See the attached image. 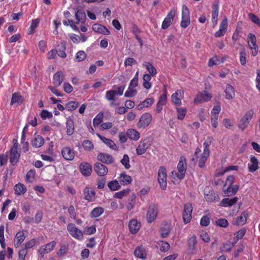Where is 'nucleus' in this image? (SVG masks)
<instances>
[{"instance_id": "nucleus-1", "label": "nucleus", "mask_w": 260, "mask_h": 260, "mask_svg": "<svg viewBox=\"0 0 260 260\" xmlns=\"http://www.w3.org/2000/svg\"><path fill=\"white\" fill-rule=\"evenodd\" d=\"M20 157V150L17 140H13V145L10 150V162L11 165L15 166Z\"/></svg>"}, {"instance_id": "nucleus-2", "label": "nucleus", "mask_w": 260, "mask_h": 260, "mask_svg": "<svg viewBox=\"0 0 260 260\" xmlns=\"http://www.w3.org/2000/svg\"><path fill=\"white\" fill-rule=\"evenodd\" d=\"M177 168L178 172L173 171L171 172V174L172 175L176 176L180 180L183 179L185 177L187 170V163L184 156H181L180 157Z\"/></svg>"}, {"instance_id": "nucleus-3", "label": "nucleus", "mask_w": 260, "mask_h": 260, "mask_svg": "<svg viewBox=\"0 0 260 260\" xmlns=\"http://www.w3.org/2000/svg\"><path fill=\"white\" fill-rule=\"evenodd\" d=\"M253 110L250 109L247 111L241 118L238 124V127L242 132H243L247 127L250 121L253 118Z\"/></svg>"}, {"instance_id": "nucleus-4", "label": "nucleus", "mask_w": 260, "mask_h": 260, "mask_svg": "<svg viewBox=\"0 0 260 260\" xmlns=\"http://www.w3.org/2000/svg\"><path fill=\"white\" fill-rule=\"evenodd\" d=\"M167 174L166 168L160 167L158 170L157 180L161 189L166 190L167 185Z\"/></svg>"}, {"instance_id": "nucleus-5", "label": "nucleus", "mask_w": 260, "mask_h": 260, "mask_svg": "<svg viewBox=\"0 0 260 260\" xmlns=\"http://www.w3.org/2000/svg\"><path fill=\"white\" fill-rule=\"evenodd\" d=\"M190 23V13L186 6L183 5L182 7L181 20L180 22V26L182 28H185L189 25Z\"/></svg>"}, {"instance_id": "nucleus-6", "label": "nucleus", "mask_w": 260, "mask_h": 260, "mask_svg": "<svg viewBox=\"0 0 260 260\" xmlns=\"http://www.w3.org/2000/svg\"><path fill=\"white\" fill-rule=\"evenodd\" d=\"M192 210L193 207L191 203H188L184 205L182 218L183 222L185 224H187L190 222L192 219Z\"/></svg>"}, {"instance_id": "nucleus-7", "label": "nucleus", "mask_w": 260, "mask_h": 260, "mask_svg": "<svg viewBox=\"0 0 260 260\" xmlns=\"http://www.w3.org/2000/svg\"><path fill=\"white\" fill-rule=\"evenodd\" d=\"M67 230L74 238L78 240H81L83 239V235L82 231L77 228L74 223H69L67 225Z\"/></svg>"}, {"instance_id": "nucleus-8", "label": "nucleus", "mask_w": 260, "mask_h": 260, "mask_svg": "<svg viewBox=\"0 0 260 260\" xmlns=\"http://www.w3.org/2000/svg\"><path fill=\"white\" fill-rule=\"evenodd\" d=\"M151 141L150 139L147 138L144 139H142L140 143L136 148V154L138 155H141L145 153L147 150L151 146Z\"/></svg>"}, {"instance_id": "nucleus-9", "label": "nucleus", "mask_w": 260, "mask_h": 260, "mask_svg": "<svg viewBox=\"0 0 260 260\" xmlns=\"http://www.w3.org/2000/svg\"><path fill=\"white\" fill-rule=\"evenodd\" d=\"M176 13V10L175 8H172L170 10L162 22L161 27L162 29H167L172 24Z\"/></svg>"}, {"instance_id": "nucleus-10", "label": "nucleus", "mask_w": 260, "mask_h": 260, "mask_svg": "<svg viewBox=\"0 0 260 260\" xmlns=\"http://www.w3.org/2000/svg\"><path fill=\"white\" fill-rule=\"evenodd\" d=\"M152 119V117L150 113L146 112L142 114L137 124V126L139 128H145L149 126Z\"/></svg>"}, {"instance_id": "nucleus-11", "label": "nucleus", "mask_w": 260, "mask_h": 260, "mask_svg": "<svg viewBox=\"0 0 260 260\" xmlns=\"http://www.w3.org/2000/svg\"><path fill=\"white\" fill-rule=\"evenodd\" d=\"M158 212V209L157 205L151 204L149 205L146 215V218L148 222H152L156 218Z\"/></svg>"}, {"instance_id": "nucleus-12", "label": "nucleus", "mask_w": 260, "mask_h": 260, "mask_svg": "<svg viewBox=\"0 0 260 260\" xmlns=\"http://www.w3.org/2000/svg\"><path fill=\"white\" fill-rule=\"evenodd\" d=\"M212 97V95L211 93H209L206 90H204V91L200 92L197 94L194 99L193 102L195 104L206 102L210 101Z\"/></svg>"}, {"instance_id": "nucleus-13", "label": "nucleus", "mask_w": 260, "mask_h": 260, "mask_svg": "<svg viewBox=\"0 0 260 260\" xmlns=\"http://www.w3.org/2000/svg\"><path fill=\"white\" fill-rule=\"evenodd\" d=\"M184 96L183 90H177L171 96L172 102L176 105L180 106L182 104L181 100Z\"/></svg>"}, {"instance_id": "nucleus-14", "label": "nucleus", "mask_w": 260, "mask_h": 260, "mask_svg": "<svg viewBox=\"0 0 260 260\" xmlns=\"http://www.w3.org/2000/svg\"><path fill=\"white\" fill-rule=\"evenodd\" d=\"M84 199L88 202H92L96 199L95 192L94 189L90 187H86L83 190Z\"/></svg>"}, {"instance_id": "nucleus-15", "label": "nucleus", "mask_w": 260, "mask_h": 260, "mask_svg": "<svg viewBox=\"0 0 260 260\" xmlns=\"http://www.w3.org/2000/svg\"><path fill=\"white\" fill-rule=\"evenodd\" d=\"M94 170L100 176H104L107 174L108 169L107 167L101 162H95L94 165Z\"/></svg>"}, {"instance_id": "nucleus-16", "label": "nucleus", "mask_w": 260, "mask_h": 260, "mask_svg": "<svg viewBox=\"0 0 260 260\" xmlns=\"http://www.w3.org/2000/svg\"><path fill=\"white\" fill-rule=\"evenodd\" d=\"M141 227V223L136 219H132L128 223V229L130 233L135 234L138 232Z\"/></svg>"}, {"instance_id": "nucleus-17", "label": "nucleus", "mask_w": 260, "mask_h": 260, "mask_svg": "<svg viewBox=\"0 0 260 260\" xmlns=\"http://www.w3.org/2000/svg\"><path fill=\"white\" fill-rule=\"evenodd\" d=\"M61 154L63 158L67 160H72L75 157L74 151L69 147H63L61 150Z\"/></svg>"}, {"instance_id": "nucleus-18", "label": "nucleus", "mask_w": 260, "mask_h": 260, "mask_svg": "<svg viewBox=\"0 0 260 260\" xmlns=\"http://www.w3.org/2000/svg\"><path fill=\"white\" fill-rule=\"evenodd\" d=\"M80 172L84 176H89L92 173V167L88 162H82L79 166Z\"/></svg>"}, {"instance_id": "nucleus-19", "label": "nucleus", "mask_w": 260, "mask_h": 260, "mask_svg": "<svg viewBox=\"0 0 260 260\" xmlns=\"http://www.w3.org/2000/svg\"><path fill=\"white\" fill-rule=\"evenodd\" d=\"M97 158L99 161L106 164H111L114 161L113 156L105 153H100L98 155Z\"/></svg>"}, {"instance_id": "nucleus-20", "label": "nucleus", "mask_w": 260, "mask_h": 260, "mask_svg": "<svg viewBox=\"0 0 260 260\" xmlns=\"http://www.w3.org/2000/svg\"><path fill=\"white\" fill-rule=\"evenodd\" d=\"M248 216V211L247 210L244 211L239 216L236 218L234 224L235 225H244L246 223Z\"/></svg>"}, {"instance_id": "nucleus-21", "label": "nucleus", "mask_w": 260, "mask_h": 260, "mask_svg": "<svg viewBox=\"0 0 260 260\" xmlns=\"http://www.w3.org/2000/svg\"><path fill=\"white\" fill-rule=\"evenodd\" d=\"M238 198L235 197L232 199L224 198L219 203V206L223 207H230L234 205L238 201Z\"/></svg>"}, {"instance_id": "nucleus-22", "label": "nucleus", "mask_w": 260, "mask_h": 260, "mask_svg": "<svg viewBox=\"0 0 260 260\" xmlns=\"http://www.w3.org/2000/svg\"><path fill=\"white\" fill-rule=\"evenodd\" d=\"M239 188L238 185H227L226 187H223V191L226 196H232L237 193Z\"/></svg>"}, {"instance_id": "nucleus-23", "label": "nucleus", "mask_w": 260, "mask_h": 260, "mask_svg": "<svg viewBox=\"0 0 260 260\" xmlns=\"http://www.w3.org/2000/svg\"><path fill=\"white\" fill-rule=\"evenodd\" d=\"M134 253L135 256L143 260L147 258V252L145 248L143 246L137 247L134 252Z\"/></svg>"}, {"instance_id": "nucleus-24", "label": "nucleus", "mask_w": 260, "mask_h": 260, "mask_svg": "<svg viewBox=\"0 0 260 260\" xmlns=\"http://www.w3.org/2000/svg\"><path fill=\"white\" fill-rule=\"evenodd\" d=\"M64 79V75L62 71H58L53 77V84L55 87L59 86Z\"/></svg>"}, {"instance_id": "nucleus-25", "label": "nucleus", "mask_w": 260, "mask_h": 260, "mask_svg": "<svg viewBox=\"0 0 260 260\" xmlns=\"http://www.w3.org/2000/svg\"><path fill=\"white\" fill-rule=\"evenodd\" d=\"M96 135L100 139V140L108 147L113 150H117L118 148L116 145L111 139L102 136L99 133H96Z\"/></svg>"}, {"instance_id": "nucleus-26", "label": "nucleus", "mask_w": 260, "mask_h": 260, "mask_svg": "<svg viewBox=\"0 0 260 260\" xmlns=\"http://www.w3.org/2000/svg\"><path fill=\"white\" fill-rule=\"evenodd\" d=\"M172 230V226L170 223L164 222L162 223L160 228V234L162 238H167L168 237Z\"/></svg>"}, {"instance_id": "nucleus-27", "label": "nucleus", "mask_w": 260, "mask_h": 260, "mask_svg": "<svg viewBox=\"0 0 260 260\" xmlns=\"http://www.w3.org/2000/svg\"><path fill=\"white\" fill-rule=\"evenodd\" d=\"M248 168L249 171L251 173L258 169V161L255 156H250V162L248 164Z\"/></svg>"}, {"instance_id": "nucleus-28", "label": "nucleus", "mask_w": 260, "mask_h": 260, "mask_svg": "<svg viewBox=\"0 0 260 260\" xmlns=\"http://www.w3.org/2000/svg\"><path fill=\"white\" fill-rule=\"evenodd\" d=\"M118 181L120 184L122 185H127L132 183V177L125 173H121L120 174L119 176L118 177Z\"/></svg>"}, {"instance_id": "nucleus-29", "label": "nucleus", "mask_w": 260, "mask_h": 260, "mask_svg": "<svg viewBox=\"0 0 260 260\" xmlns=\"http://www.w3.org/2000/svg\"><path fill=\"white\" fill-rule=\"evenodd\" d=\"M23 97L21 95L20 92H14L12 94L10 104L11 105L16 104L19 106L23 102Z\"/></svg>"}, {"instance_id": "nucleus-30", "label": "nucleus", "mask_w": 260, "mask_h": 260, "mask_svg": "<svg viewBox=\"0 0 260 260\" xmlns=\"http://www.w3.org/2000/svg\"><path fill=\"white\" fill-rule=\"evenodd\" d=\"M92 29L98 33L102 34L104 35H108L110 34L109 30L105 26L96 23L92 25Z\"/></svg>"}, {"instance_id": "nucleus-31", "label": "nucleus", "mask_w": 260, "mask_h": 260, "mask_svg": "<svg viewBox=\"0 0 260 260\" xmlns=\"http://www.w3.org/2000/svg\"><path fill=\"white\" fill-rule=\"evenodd\" d=\"M66 124L67 128V134L68 136L72 135L75 131V124L73 119L70 117L68 118Z\"/></svg>"}, {"instance_id": "nucleus-32", "label": "nucleus", "mask_w": 260, "mask_h": 260, "mask_svg": "<svg viewBox=\"0 0 260 260\" xmlns=\"http://www.w3.org/2000/svg\"><path fill=\"white\" fill-rule=\"evenodd\" d=\"M219 13V5L218 4H214L212 6V21L213 25L215 26L217 24L218 16Z\"/></svg>"}, {"instance_id": "nucleus-33", "label": "nucleus", "mask_w": 260, "mask_h": 260, "mask_svg": "<svg viewBox=\"0 0 260 260\" xmlns=\"http://www.w3.org/2000/svg\"><path fill=\"white\" fill-rule=\"evenodd\" d=\"M25 236L23 231H19L15 235L14 241V244L16 247H18L24 241Z\"/></svg>"}, {"instance_id": "nucleus-34", "label": "nucleus", "mask_w": 260, "mask_h": 260, "mask_svg": "<svg viewBox=\"0 0 260 260\" xmlns=\"http://www.w3.org/2000/svg\"><path fill=\"white\" fill-rule=\"evenodd\" d=\"M127 137L133 141H137L140 139V134L138 131L134 128H129L126 131Z\"/></svg>"}, {"instance_id": "nucleus-35", "label": "nucleus", "mask_w": 260, "mask_h": 260, "mask_svg": "<svg viewBox=\"0 0 260 260\" xmlns=\"http://www.w3.org/2000/svg\"><path fill=\"white\" fill-rule=\"evenodd\" d=\"M225 97L226 99H233L235 95V89L231 84H228L224 90Z\"/></svg>"}, {"instance_id": "nucleus-36", "label": "nucleus", "mask_w": 260, "mask_h": 260, "mask_svg": "<svg viewBox=\"0 0 260 260\" xmlns=\"http://www.w3.org/2000/svg\"><path fill=\"white\" fill-rule=\"evenodd\" d=\"M154 102L153 98H147L144 101L137 105L136 109L141 110L144 108H148L151 106Z\"/></svg>"}, {"instance_id": "nucleus-37", "label": "nucleus", "mask_w": 260, "mask_h": 260, "mask_svg": "<svg viewBox=\"0 0 260 260\" xmlns=\"http://www.w3.org/2000/svg\"><path fill=\"white\" fill-rule=\"evenodd\" d=\"M14 190L15 194L23 195L26 192L27 189L23 184L21 183H18L14 186Z\"/></svg>"}, {"instance_id": "nucleus-38", "label": "nucleus", "mask_w": 260, "mask_h": 260, "mask_svg": "<svg viewBox=\"0 0 260 260\" xmlns=\"http://www.w3.org/2000/svg\"><path fill=\"white\" fill-rule=\"evenodd\" d=\"M143 66L145 67L152 77H154L157 72L156 68L152 64V63L148 61H145L143 64Z\"/></svg>"}, {"instance_id": "nucleus-39", "label": "nucleus", "mask_w": 260, "mask_h": 260, "mask_svg": "<svg viewBox=\"0 0 260 260\" xmlns=\"http://www.w3.org/2000/svg\"><path fill=\"white\" fill-rule=\"evenodd\" d=\"M205 198L208 202H218L220 200L219 196L214 192H209L205 194Z\"/></svg>"}, {"instance_id": "nucleus-40", "label": "nucleus", "mask_w": 260, "mask_h": 260, "mask_svg": "<svg viewBox=\"0 0 260 260\" xmlns=\"http://www.w3.org/2000/svg\"><path fill=\"white\" fill-rule=\"evenodd\" d=\"M208 157V156L201 153L200 156H198V157H196V160L193 163L195 164L198 162L199 167L201 168H203L205 167Z\"/></svg>"}, {"instance_id": "nucleus-41", "label": "nucleus", "mask_w": 260, "mask_h": 260, "mask_svg": "<svg viewBox=\"0 0 260 260\" xmlns=\"http://www.w3.org/2000/svg\"><path fill=\"white\" fill-rule=\"evenodd\" d=\"M44 144V140L43 138L40 135L36 136L32 141V146L37 148L41 147Z\"/></svg>"}, {"instance_id": "nucleus-42", "label": "nucleus", "mask_w": 260, "mask_h": 260, "mask_svg": "<svg viewBox=\"0 0 260 260\" xmlns=\"http://www.w3.org/2000/svg\"><path fill=\"white\" fill-rule=\"evenodd\" d=\"M66 49V46L64 43L61 42L58 45L57 53L62 58H65L67 57V54L65 52Z\"/></svg>"}, {"instance_id": "nucleus-43", "label": "nucleus", "mask_w": 260, "mask_h": 260, "mask_svg": "<svg viewBox=\"0 0 260 260\" xmlns=\"http://www.w3.org/2000/svg\"><path fill=\"white\" fill-rule=\"evenodd\" d=\"M75 17L77 20L76 23L79 22L83 23L85 21L86 15L82 10H78L75 13Z\"/></svg>"}, {"instance_id": "nucleus-44", "label": "nucleus", "mask_w": 260, "mask_h": 260, "mask_svg": "<svg viewBox=\"0 0 260 260\" xmlns=\"http://www.w3.org/2000/svg\"><path fill=\"white\" fill-rule=\"evenodd\" d=\"M108 187L111 191H116L118 190L121 186L119 182L117 180H114L108 182Z\"/></svg>"}, {"instance_id": "nucleus-45", "label": "nucleus", "mask_w": 260, "mask_h": 260, "mask_svg": "<svg viewBox=\"0 0 260 260\" xmlns=\"http://www.w3.org/2000/svg\"><path fill=\"white\" fill-rule=\"evenodd\" d=\"M104 211L103 207H98L94 208L90 212V217L92 218H96L102 215Z\"/></svg>"}, {"instance_id": "nucleus-46", "label": "nucleus", "mask_w": 260, "mask_h": 260, "mask_svg": "<svg viewBox=\"0 0 260 260\" xmlns=\"http://www.w3.org/2000/svg\"><path fill=\"white\" fill-rule=\"evenodd\" d=\"M82 145L84 149L87 151H90L94 148V145L92 142L89 140L83 141Z\"/></svg>"}, {"instance_id": "nucleus-47", "label": "nucleus", "mask_w": 260, "mask_h": 260, "mask_svg": "<svg viewBox=\"0 0 260 260\" xmlns=\"http://www.w3.org/2000/svg\"><path fill=\"white\" fill-rule=\"evenodd\" d=\"M40 20L39 19H35L31 21L30 26L28 30V34L31 35L34 33L36 28L38 27Z\"/></svg>"}, {"instance_id": "nucleus-48", "label": "nucleus", "mask_w": 260, "mask_h": 260, "mask_svg": "<svg viewBox=\"0 0 260 260\" xmlns=\"http://www.w3.org/2000/svg\"><path fill=\"white\" fill-rule=\"evenodd\" d=\"M103 118L104 113L102 112L99 113L93 120L94 127L98 126L102 122Z\"/></svg>"}, {"instance_id": "nucleus-49", "label": "nucleus", "mask_w": 260, "mask_h": 260, "mask_svg": "<svg viewBox=\"0 0 260 260\" xmlns=\"http://www.w3.org/2000/svg\"><path fill=\"white\" fill-rule=\"evenodd\" d=\"M177 119L182 120L186 114L187 110L185 108H176Z\"/></svg>"}, {"instance_id": "nucleus-50", "label": "nucleus", "mask_w": 260, "mask_h": 260, "mask_svg": "<svg viewBox=\"0 0 260 260\" xmlns=\"http://www.w3.org/2000/svg\"><path fill=\"white\" fill-rule=\"evenodd\" d=\"M35 174H36V173H35V171L34 170L31 169V170H29L26 174V176H25L26 182H28V183H32L35 179Z\"/></svg>"}, {"instance_id": "nucleus-51", "label": "nucleus", "mask_w": 260, "mask_h": 260, "mask_svg": "<svg viewBox=\"0 0 260 260\" xmlns=\"http://www.w3.org/2000/svg\"><path fill=\"white\" fill-rule=\"evenodd\" d=\"M79 106V103L76 101H70L66 104V109L69 111H73Z\"/></svg>"}, {"instance_id": "nucleus-52", "label": "nucleus", "mask_w": 260, "mask_h": 260, "mask_svg": "<svg viewBox=\"0 0 260 260\" xmlns=\"http://www.w3.org/2000/svg\"><path fill=\"white\" fill-rule=\"evenodd\" d=\"M136 196L133 194L128 199V202L126 206L128 210H131L135 207L136 205Z\"/></svg>"}, {"instance_id": "nucleus-53", "label": "nucleus", "mask_w": 260, "mask_h": 260, "mask_svg": "<svg viewBox=\"0 0 260 260\" xmlns=\"http://www.w3.org/2000/svg\"><path fill=\"white\" fill-rule=\"evenodd\" d=\"M116 92L114 90H109L106 92L105 98L109 101H113L116 96Z\"/></svg>"}, {"instance_id": "nucleus-54", "label": "nucleus", "mask_w": 260, "mask_h": 260, "mask_svg": "<svg viewBox=\"0 0 260 260\" xmlns=\"http://www.w3.org/2000/svg\"><path fill=\"white\" fill-rule=\"evenodd\" d=\"M246 52L245 48H242L240 52V61L242 66H245L246 63Z\"/></svg>"}, {"instance_id": "nucleus-55", "label": "nucleus", "mask_w": 260, "mask_h": 260, "mask_svg": "<svg viewBox=\"0 0 260 260\" xmlns=\"http://www.w3.org/2000/svg\"><path fill=\"white\" fill-rule=\"evenodd\" d=\"M120 162L124 167L125 169H128L130 168L129 158L127 154H125L123 156V158L120 160Z\"/></svg>"}, {"instance_id": "nucleus-56", "label": "nucleus", "mask_w": 260, "mask_h": 260, "mask_svg": "<svg viewBox=\"0 0 260 260\" xmlns=\"http://www.w3.org/2000/svg\"><path fill=\"white\" fill-rule=\"evenodd\" d=\"M129 189L126 188L115 193L114 197L117 199H122L123 197L127 196L129 192Z\"/></svg>"}, {"instance_id": "nucleus-57", "label": "nucleus", "mask_w": 260, "mask_h": 260, "mask_svg": "<svg viewBox=\"0 0 260 260\" xmlns=\"http://www.w3.org/2000/svg\"><path fill=\"white\" fill-rule=\"evenodd\" d=\"M69 247L68 245L63 244L61 245L60 249L57 252L56 254L58 256H62L64 255L68 251Z\"/></svg>"}, {"instance_id": "nucleus-58", "label": "nucleus", "mask_w": 260, "mask_h": 260, "mask_svg": "<svg viewBox=\"0 0 260 260\" xmlns=\"http://www.w3.org/2000/svg\"><path fill=\"white\" fill-rule=\"evenodd\" d=\"M215 224L220 227L226 228L229 225V222L225 218H220L215 221Z\"/></svg>"}, {"instance_id": "nucleus-59", "label": "nucleus", "mask_w": 260, "mask_h": 260, "mask_svg": "<svg viewBox=\"0 0 260 260\" xmlns=\"http://www.w3.org/2000/svg\"><path fill=\"white\" fill-rule=\"evenodd\" d=\"M137 93V90L131 87H128V89L124 93V96L126 98H132Z\"/></svg>"}, {"instance_id": "nucleus-60", "label": "nucleus", "mask_w": 260, "mask_h": 260, "mask_svg": "<svg viewBox=\"0 0 260 260\" xmlns=\"http://www.w3.org/2000/svg\"><path fill=\"white\" fill-rule=\"evenodd\" d=\"M76 59L78 62L84 60L86 57V54L83 51H78L76 54Z\"/></svg>"}, {"instance_id": "nucleus-61", "label": "nucleus", "mask_w": 260, "mask_h": 260, "mask_svg": "<svg viewBox=\"0 0 260 260\" xmlns=\"http://www.w3.org/2000/svg\"><path fill=\"white\" fill-rule=\"evenodd\" d=\"M255 43H256V38L255 36L252 33H249L247 36L248 46Z\"/></svg>"}, {"instance_id": "nucleus-62", "label": "nucleus", "mask_w": 260, "mask_h": 260, "mask_svg": "<svg viewBox=\"0 0 260 260\" xmlns=\"http://www.w3.org/2000/svg\"><path fill=\"white\" fill-rule=\"evenodd\" d=\"M248 47L251 50V55L253 56H256L258 54V46L256 43L253 44L251 45L248 46Z\"/></svg>"}, {"instance_id": "nucleus-63", "label": "nucleus", "mask_w": 260, "mask_h": 260, "mask_svg": "<svg viewBox=\"0 0 260 260\" xmlns=\"http://www.w3.org/2000/svg\"><path fill=\"white\" fill-rule=\"evenodd\" d=\"M210 222V219L207 215L203 216L200 220V224L203 226H208Z\"/></svg>"}, {"instance_id": "nucleus-64", "label": "nucleus", "mask_w": 260, "mask_h": 260, "mask_svg": "<svg viewBox=\"0 0 260 260\" xmlns=\"http://www.w3.org/2000/svg\"><path fill=\"white\" fill-rule=\"evenodd\" d=\"M248 16L249 18L253 23L260 26V20L255 14L249 13Z\"/></svg>"}]
</instances>
